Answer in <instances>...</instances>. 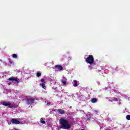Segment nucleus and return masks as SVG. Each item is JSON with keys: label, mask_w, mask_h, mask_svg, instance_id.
I'll return each instance as SVG.
<instances>
[{"label": "nucleus", "mask_w": 130, "mask_h": 130, "mask_svg": "<svg viewBox=\"0 0 130 130\" xmlns=\"http://www.w3.org/2000/svg\"><path fill=\"white\" fill-rule=\"evenodd\" d=\"M59 122L61 124V128L63 129H69L71 128V124L69 123V121L64 119L63 118H61L59 119Z\"/></svg>", "instance_id": "nucleus-1"}, {"label": "nucleus", "mask_w": 130, "mask_h": 130, "mask_svg": "<svg viewBox=\"0 0 130 130\" xmlns=\"http://www.w3.org/2000/svg\"><path fill=\"white\" fill-rule=\"evenodd\" d=\"M85 61L89 64H92L94 62V57L93 55H89L87 58H86Z\"/></svg>", "instance_id": "nucleus-2"}, {"label": "nucleus", "mask_w": 130, "mask_h": 130, "mask_svg": "<svg viewBox=\"0 0 130 130\" xmlns=\"http://www.w3.org/2000/svg\"><path fill=\"white\" fill-rule=\"evenodd\" d=\"M35 101V99L30 98L26 100V102L27 105H31V104H33Z\"/></svg>", "instance_id": "nucleus-3"}, {"label": "nucleus", "mask_w": 130, "mask_h": 130, "mask_svg": "<svg viewBox=\"0 0 130 130\" xmlns=\"http://www.w3.org/2000/svg\"><path fill=\"white\" fill-rule=\"evenodd\" d=\"M11 122L12 124H20L21 122L16 118H13L11 120Z\"/></svg>", "instance_id": "nucleus-4"}, {"label": "nucleus", "mask_w": 130, "mask_h": 130, "mask_svg": "<svg viewBox=\"0 0 130 130\" xmlns=\"http://www.w3.org/2000/svg\"><path fill=\"white\" fill-rule=\"evenodd\" d=\"M3 105H4V106H9V108H13V106H11L12 104L10 102L4 101L3 102Z\"/></svg>", "instance_id": "nucleus-5"}, {"label": "nucleus", "mask_w": 130, "mask_h": 130, "mask_svg": "<svg viewBox=\"0 0 130 130\" xmlns=\"http://www.w3.org/2000/svg\"><path fill=\"white\" fill-rule=\"evenodd\" d=\"M9 81H14L15 82V84H18L19 83V81H18V79L17 78H15L14 77H10L8 79Z\"/></svg>", "instance_id": "nucleus-6"}, {"label": "nucleus", "mask_w": 130, "mask_h": 130, "mask_svg": "<svg viewBox=\"0 0 130 130\" xmlns=\"http://www.w3.org/2000/svg\"><path fill=\"white\" fill-rule=\"evenodd\" d=\"M55 69H57V70H59V71H62L63 70V68H62V66L60 65H56L55 66Z\"/></svg>", "instance_id": "nucleus-7"}, {"label": "nucleus", "mask_w": 130, "mask_h": 130, "mask_svg": "<svg viewBox=\"0 0 130 130\" xmlns=\"http://www.w3.org/2000/svg\"><path fill=\"white\" fill-rule=\"evenodd\" d=\"M57 111L59 114H64V110L61 109H58Z\"/></svg>", "instance_id": "nucleus-8"}, {"label": "nucleus", "mask_w": 130, "mask_h": 130, "mask_svg": "<svg viewBox=\"0 0 130 130\" xmlns=\"http://www.w3.org/2000/svg\"><path fill=\"white\" fill-rule=\"evenodd\" d=\"M92 103H96L97 102V99L93 98L91 99Z\"/></svg>", "instance_id": "nucleus-9"}, {"label": "nucleus", "mask_w": 130, "mask_h": 130, "mask_svg": "<svg viewBox=\"0 0 130 130\" xmlns=\"http://www.w3.org/2000/svg\"><path fill=\"white\" fill-rule=\"evenodd\" d=\"M74 87H78V81L74 80Z\"/></svg>", "instance_id": "nucleus-10"}, {"label": "nucleus", "mask_w": 130, "mask_h": 130, "mask_svg": "<svg viewBox=\"0 0 130 130\" xmlns=\"http://www.w3.org/2000/svg\"><path fill=\"white\" fill-rule=\"evenodd\" d=\"M41 122L43 124H45V121H44V120L42 118H41Z\"/></svg>", "instance_id": "nucleus-11"}, {"label": "nucleus", "mask_w": 130, "mask_h": 130, "mask_svg": "<svg viewBox=\"0 0 130 130\" xmlns=\"http://www.w3.org/2000/svg\"><path fill=\"white\" fill-rule=\"evenodd\" d=\"M37 77H38V78H39V77L41 76V73L40 72H37V74H36Z\"/></svg>", "instance_id": "nucleus-12"}, {"label": "nucleus", "mask_w": 130, "mask_h": 130, "mask_svg": "<svg viewBox=\"0 0 130 130\" xmlns=\"http://www.w3.org/2000/svg\"><path fill=\"white\" fill-rule=\"evenodd\" d=\"M12 57H13V58H17V55L16 54H13L12 55Z\"/></svg>", "instance_id": "nucleus-13"}, {"label": "nucleus", "mask_w": 130, "mask_h": 130, "mask_svg": "<svg viewBox=\"0 0 130 130\" xmlns=\"http://www.w3.org/2000/svg\"><path fill=\"white\" fill-rule=\"evenodd\" d=\"M126 118L127 120H130V115H128L126 116Z\"/></svg>", "instance_id": "nucleus-14"}, {"label": "nucleus", "mask_w": 130, "mask_h": 130, "mask_svg": "<svg viewBox=\"0 0 130 130\" xmlns=\"http://www.w3.org/2000/svg\"><path fill=\"white\" fill-rule=\"evenodd\" d=\"M42 87L43 89H45V83H42Z\"/></svg>", "instance_id": "nucleus-15"}, {"label": "nucleus", "mask_w": 130, "mask_h": 130, "mask_svg": "<svg viewBox=\"0 0 130 130\" xmlns=\"http://www.w3.org/2000/svg\"><path fill=\"white\" fill-rule=\"evenodd\" d=\"M119 101V99L116 98H114V101L117 102V101Z\"/></svg>", "instance_id": "nucleus-16"}, {"label": "nucleus", "mask_w": 130, "mask_h": 130, "mask_svg": "<svg viewBox=\"0 0 130 130\" xmlns=\"http://www.w3.org/2000/svg\"><path fill=\"white\" fill-rule=\"evenodd\" d=\"M41 81L42 83H46L45 80H44V78H42Z\"/></svg>", "instance_id": "nucleus-17"}, {"label": "nucleus", "mask_w": 130, "mask_h": 130, "mask_svg": "<svg viewBox=\"0 0 130 130\" xmlns=\"http://www.w3.org/2000/svg\"><path fill=\"white\" fill-rule=\"evenodd\" d=\"M62 83L63 84V85H67V81H62Z\"/></svg>", "instance_id": "nucleus-18"}, {"label": "nucleus", "mask_w": 130, "mask_h": 130, "mask_svg": "<svg viewBox=\"0 0 130 130\" xmlns=\"http://www.w3.org/2000/svg\"><path fill=\"white\" fill-rule=\"evenodd\" d=\"M90 121V118H87L86 119V121Z\"/></svg>", "instance_id": "nucleus-19"}, {"label": "nucleus", "mask_w": 130, "mask_h": 130, "mask_svg": "<svg viewBox=\"0 0 130 130\" xmlns=\"http://www.w3.org/2000/svg\"><path fill=\"white\" fill-rule=\"evenodd\" d=\"M47 105H49V102H47Z\"/></svg>", "instance_id": "nucleus-20"}]
</instances>
